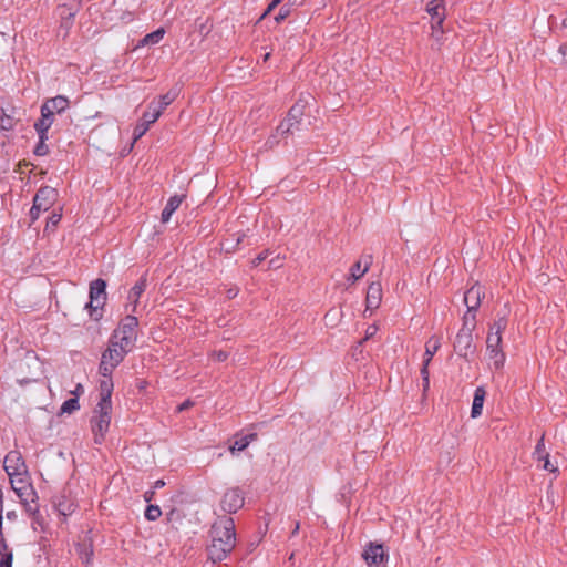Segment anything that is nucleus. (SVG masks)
I'll use <instances>...</instances> for the list:
<instances>
[{
	"mask_svg": "<svg viewBox=\"0 0 567 567\" xmlns=\"http://www.w3.org/2000/svg\"><path fill=\"white\" fill-rule=\"evenodd\" d=\"M210 544L207 546V556L212 563H218L228 557L236 546V532L234 519L221 516L212 525L209 530Z\"/></svg>",
	"mask_w": 567,
	"mask_h": 567,
	"instance_id": "f257e3e1",
	"label": "nucleus"
},
{
	"mask_svg": "<svg viewBox=\"0 0 567 567\" xmlns=\"http://www.w3.org/2000/svg\"><path fill=\"white\" fill-rule=\"evenodd\" d=\"M476 328V315H464L462 328L458 330L453 342V349L457 355L471 361V355L474 354L476 347L473 342V331Z\"/></svg>",
	"mask_w": 567,
	"mask_h": 567,
	"instance_id": "f03ea898",
	"label": "nucleus"
},
{
	"mask_svg": "<svg viewBox=\"0 0 567 567\" xmlns=\"http://www.w3.org/2000/svg\"><path fill=\"white\" fill-rule=\"evenodd\" d=\"M131 351L130 348L118 344V340H109V347L102 352L99 373L102 377H111L114 369L124 360Z\"/></svg>",
	"mask_w": 567,
	"mask_h": 567,
	"instance_id": "7ed1b4c3",
	"label": "nucleus"
},
{
	"mask_svg": "<svg viewBox=\"0 0 567 567\" xmlns=\"http://www.w3.org/2000/svg\"><path fill=\"white\" fill-rule=\"evenodd\" d=\"M112 403H97L94 415L91 420V429L94 434V442L101 444L109 431L111 423Z\"/></svg>",
	"mask_w": 567,
	"mask_h": 567,
	"instance_id": "20e7f679",
	"label": "nucleus"
},
{
	"mask_svg": "<svg viewBox=\"0 0 567 567\" xmlns=\"http://www.w3.org/2000/svg\"><path fill=\"white\" fill-rule=\"evenodd\" d=\"M106 281L97 278L90 284V301L85 303V309H89L91 318L99 320L102 317L101 310L107 299Z\"/></svg>",
	"mask_w": 567,
	"mask_h": 567,
	"instance_id": "39448f33",
	"label": "nucleus"
},
{
	"mask_svg": "<svg viewBox=\"0 0 567 567\" xmlns=\"http://www.w3.org/2000/svg\"><path fill=\"white\" fill-rule=\"evenodd\" d=\"M137 326V318L135 316L127 315L122 319L120 327L113 331L111 339L118 340V344L124 346V348L132 349L136 341L135 329Z\"/></svg>",
	"mask_w": 567,
	"mask_h": 567,
	"instance_id": "423d86ee",
	"label": "nucleus"
},
{
	"mask_svg": "<svg viewBox=\"0 0 567 567\" xmlns=\"http://www.w3.org/2000/svg\"><path fill=\"white\" fill-rule=\"evenodd\" d=\"M244 493L239 487L228 489L220 502L221 509L225 513L233 514L244 506Z\"/></svg>",
	"mask_w": 567,
	"mask_h": 567,
	"instance_id": "0eeeda50",
	"label": "nucleus"
},
{
	"mask_svg": "<svg viewBox=\"0 0 567 567\" xmlns=\"http://www.w3.org/2000/svg\"><path fill=\"white\" fill-rule=\"evenodd\" d=\"M501 343L502 336L494 333V331H489L486 338V349L489 358L494 360L496 369L502 368L505 362V354L501 349Z\"/></svg>",
	"mask_w": 567,
	"mask_h": 567,
	"instance_id": "6e6552de",
	"label": "nucleus"
},
{
	"mask_svg": "<svg viewBox=\"0 0 567 567\" xmlns=\"http://www.w3.org/2000/svg\"><path fill=\"white\" fill-rule=\"evenodd\" d=\"M484 297V288L480 284H475L470 289H467L464 293V302L467 307L465 315H468L470 317L475 315Z\"/></svg>",
	"mask_w": 567,
	"mask_h": 567,
	"instance_id": "1a4fd4ad",
	"label": "nucleus"
},
{
	"mask_svg": "<svg viewBox=\"0 0 567 567\" xmlns=\"http://www.w3.org/2000/svg\"><path fill=\"white\" fill-rule=\"evenodd\" d=\"M56 196L55 188L50 186L41 187L33 198L34 209H38V212L48 210L56 199Z\"/></svg>",
	"mask_w": 567,
	"mask_h": 567,
	"instance_id": "9d476101",
	"label": "nucleus"
},
{
	"mask_svg": "<svg viewBox=\"0 0 567 567\" xmlns=\"http://www.w3.org/2000/svg\"><path fill=\"white\" fill-rule=\"evenodd\" d=\"M159 112L155 109H148L143 113L142 122L137 123L133 131V140H140L150 128V125L155 123L159 116Z\"/></svg>",
	"mask_w": 567,
	"mask_h": 567,
	"instance_id": "9b49d317",
	"label": "nucleus"
},
{
	"mask_svg": "<svg viewBox=\"0 0 567 567\" xmlns=\"http://www.w3.org/2000/svg\"><path fill=\"white\" fill-rule=\"evenodd\" d=\"M362 557L369 566H377L383 563L384 559H388L389 555L385 553L382 544L370 543L365 547Z\"/></svg>",
	"mask_w": 567,
	"mask_h": 567,
	"instance_id": "f8f14e48",
	"label": "nucleus"
},
{
	"mask_svg": "<svg viewBox=\"0 0 567 567\" xmlns=\"http://www.w3.org/2000/svg\"><path fill=\"white\" fill-rule=\"evenodd\" d=\"M4 470L9 475H20L25 472V463L18 451H10L4 457Z\"/></svg>",
	"mask_w": 567,
	"mask_h": 567,
	"instance_id": "ddd939ff",
	"label": "nucleus"
},
{
	"mask_svg": "<svg viewBox=\"0 0 567 567\" xmlns=\"http://www.w3.org/2000/svg\"><path fill=\"white\" fill-rule=\"evenodd\" d=\"M306 105L307 101L300 97L288 111L286 120L296 131L300 130Z\"/></svg>",
	"mask_w": 567,
	"mask_h": 567,
	"instance_id": "4468645a",
	"label": "nucleus"
},
{
	"mask_svg": "<svg viewBox=\"0 0 567 567\" xmlns=\"http://www.w3.org/2000/svg\"><path fill=\"white\" fill-rule=\"evenodd\" d=\"M382 300V286L379 281L371 282L367 290L365 311L379 308Z\"/></svg>",
	"mask_w": 567,
	"mask_h": 567,
	"instance_id": "2eb2a0df",
	"label": "nucleus"
},
{
	"mask_svg": "<svg viewBox=\"0 0 567 567\" xmlns=\"http://www.w3.org/2000/svg\"><path fill=\"white\" fill-rule=\"evenodd\" d=\"M426 11L432 19V28L437 29L442 27L445 19V8L441 0H432L426 6Z\"/></svg>",
	"mask_w": 567,
	"mask_h": 567,
	"instance_id": "dca6fc26",
	"label": "nucleus"
},
{
	"mask_svg": "<svg viewBox=\"0 0 567 567\" xmlns=\"http://www.w3.org/2000/svg\"><path fill=\"white\" fill-rule=\"evenodd\" d=\"M179 92L181 87L178 85L173 86L168 90V92L159 96L158 102L152 101L148 104V109H155L159 112V114H162L163 111L176 100Z\"/></svg>",
	"mask_w": 567,
	"mask_h": 567,
	"instance_id": "f3484780",
	"label": "nucleus"
},
{
	"mask_svg": "<svg viewBox=\"0 0 567 567\" xmlns=\"http://www.w3.org/2000/svg\"><path fill=\"white\" fill-rule=\"evenodd\" d=\"M76 553L82 560V563L85 565V567H91L93 563V543L91 539H84L83 542L79 543L75 547Z\"/></svg>",
	"mask_w": 567,
	"mask_h": 567,
	"instance_id": "a211bd4d",
	"label": "nucleus"
},
{
	"mask_svg": "<svg viewBox=\"0 0 567 567\" xmlns=\"http://www.w3.org/2000/svg\"><path fill=\"white\" fill-rule=\"evenodd\" d=\"M257 436L258 435L255 432L245 435L241 433H236L234 436V442L229 446L230 452L234 454L235 452L244 451L252 441L257 440Z\"/></svg>",
	"mask_w": 567,
	"mask_h": 567,
	"instance_id": "6ab92c4d",
	"label": "nucleus"
},
{
	"mask_svg": "<svg viewBox=\"0 0 567 567\" xmlns=\"http://www.w3.org/2000/svg\"><path fill=\"white\" fill-rule=\"evenodd\" d=\"M42 105L50 109L54 114H62L70 105V101L64 95H56L51 99H47Z\"/></svg>",
	"mask_w": 567,
	"mask_h": 567,
	"instance_id": "aec40b11",
	"label": "nucleus"
},
{
	"mask_svg": "<svg viewBox=\"0 0 567 567\" xmlns=\"http://www.w3.org/2000/svg\"><path fill=\"white\" fill-rule=\"evenodd\" d=\"M372 264V256H363L362 259L358 260L350 268V276L353 281L360 279L370 268Z\"/></svg>",
	"mask_w": 567,
	"mask_h": 567,
	"instance_id": "412c9836",
	"label": "nucleus"
},
{
	"mask_svg": "<svg viewBox=\"0 0 567 567\" xmlns=\"http://www.w3.org/2000/svg\"><path fill=\"white\" fill-rule=\"evenodd\" d=\"M184 198L185 195H174L169 197L161 214L162 223H167L171 219L172 215L181 206Z\"/></svg>",
	"mask_w": 567,
	"mask_h": 567,
	"instance_id": "4be33fe9",
	"label": "nucleus"
},
{
	"mask_svg": "<svg viewBox=\"0 0 567 567\" xmlns=\"http://www.w3.org/2000/svg\"><path fill=\"white\" fill-rule=\"evenodd\" d=\"M485 395H486V391L483 386H477L475 389L472 410H471V416L473 419H476L482 414Z\"/></svg>",
	"mask_w": 567,
	"mask_h": 567,
	"instance_id": "5701e85b",
	"label": "nucleus"
},
{
	"mask_svg": "<svg viewBox=\"0 0 567 567\" xmlns=\"http://www.w3.org/2000/svg\"><path fill=\"white\" fill-rule=\"evenodd\" d=\"M113 392V381L111 377H103L100 382V401L99 403H112L111 396Z\"/></svg>",
	"mask_w": 567,
	"mask_h": 567,
	"instance_id": "b1692460",
	"label": "nucleus"
},
{
	"mask_svg": "<svg viewBox=\"0 0 567 567\" xmlns=\"http://www.w3.org/2000/svg\"><path fill=\"white\" fill-rule=\"evenodd\" d=\"M146 289V277H141L135 285L131 288L128 293V299L134 303L133 311L136 308V305L138 302V298Z\"/></svg>",
	"mask_w": 567,
	"mask_h": 567,
	"instance_id": "393cba45",
	"label": "nucleus"
},
{
	"mask_svg": "<svg viewBox=\"0 0 567 567\" xmlns=\"http://www.w3.org/2000/svg\"><path fill=\"white\" fill-rule=\"evenodd\" d=\"M440 347H441V341L439 338L432 337L427 341L422 367L429 368V364H430L433 355L436 353V351L440 349Z\"/></svg>",
	"mask_w": 567,
	"mask_h": 567,
	"instance_id": "a878e982",
	"label": "nucleus"
},
{
	"mask_svg": "<svg viewBox=\"0 0 567 567\" xmlns=\"http://www.w3.org/2000/svg\"><path fill=\"white\" fill-rule=\"evenodd\" d=\"M13 554L3 536L0 537V567H12Z\"/></svg>",
	"mask_w": 567,
	"mask_h": 567,
	"instance_id": "bb28decb",
	"label": "nucleus"
},
{
	"mask_svg": "<svg viewBox=\"0 0 567 567\" xmlns=\"http://www.w3.org/2000/svg\"><path fill=\"white\" fill-rule=\"evenodd\" d=\"M164 30L163 29H157L156 31L154 32H151L148 34H146L142 40H141V44L142 45H151V44H156L158 43L163 37H164Z\"/></svg>",
	"mask_w": 567,
	"mask_h": 567,
	"instance_id": "cd10ccee",
	"label": "nucleus"
},
{
	"mask_svg": "<svg viewBox=\"0 0 567 567\" xmlns=\"http://www.w3.org/2000/svg\"><path fill=\"white\" fill-rule=\"evenodd\" d=\"M41 117L37 121V123H43L44 125L49 126V128L54 123V116L55 114L50 111V109L45 107L44 105H41Z\"/></svg>",
	"mask_w": 567,
	"mask_h": 567,
	"instance_id": "c85d7f7f",
	"label": "nucleus"
},
{
	"mask_svg": "<svg viewBox=\"0 0 567 567\" xmlns=\"http://www.w3.org/2000/svg\"><path fill=\"white\" fill-rule=\"evenodd\" d=\"M80 409V403L76 398H70L63 402L60 409V414L68 413L71 414L74 411Z\"/></svg>",
	"mask_w": 567,
	"mask_h": 567,
	"instance_id": "c756f323",
	"label": "nucleus"
},
{
	"mask_svg": "<svg viewBox=\"0 0 567 567\" xmlns=\"http://www.w3.org/2000/svg\"><path fill=\"white\" fill-rule=\"evenodd\" d=\"M507 327V318L506 315L499 316L494 323L491 326L489 331H494V333H497L502 336V332Z\"/></svg>",
	"mask_w": 567,
	"mask_h": 567,
	"instance_id": "7c9ffc66",
	"label": "nucleus"
},
{
	"mask_svg": "<svg viewBox=\"0 0 567 567\" xmlns=\"http://www.w3.org/2000/svg\"><path fill=\"white\" fill-rule=\"evenodd\" d=\"M161 515H162V511H161L159 506L153 505V504L147 505L145 513H144L145 518L150 522L156 520L157 518L161 517Z\"/></svg>",
	"mask_w": 567,
	"mask_h": 567,
	"instance_id": "2f4dec72",
	"label": "nucleus"
},
{
	"mask_svg": "<svg viewBox=\"0 0 567 567\" xmlns=\"http://www.w3.org/2000/svg\"><path fill=\"white\" fill-rule=\"evenodd\" d=\"M296 130L292 126H289V123L285 118L278 126H277V134L281 136H288L290 134H293Z\"/></svg>",
	"mask_w": 567,
	"mask_h": 567,
	"instance_id": "473e14b6",
	"label": "nucleus"
},
{
	"mask_svg": "<svg viewBox=\"0 0 567 567\" xmlns=\"http://www.w3.org/2000/svg\"><path fill=\"white\" fill-rule=\"evenodd\" d=\"M34 130L37 131L38 135H39V141H43V142H47L49 136H48V132H49V126L44 125L43 123H34Z\"/></svg>",
	"mask_w": 567,
	"mask_h": 567,
	"instance_id": "72a5a7b5",
	"label": "nucleus"
},
{
	"mask_svg": "<svg viewBox=\"0 0 567 567\" xmlns=\"http://www.w3.org/2000/svg\"><path fill=\"white\" fill-rule=\"evenodd\" d=\"M545 454H548V453L545 451L544 435H542V437L538 440V442L535 446L534 456L538 461H542Z\"/></svg>",
	"mask_w": 567,
	"mask_h": 567,
	"instance_id": "f704fd0d",
	"label": "nucleus"
},
{
	"mask_svg": "<svg viewBox=\"0 0 567 567\" xmlns=\"http://www.w3.org/2000/svg\"><path fill=\"white\" fill-rule=\"evenodd\" d=\"M421 377H422L423 393H425L430 389V372H429V368H426V367H422L421 368Z\"/></svg>",
	"mask_w": 567,
	"mask_h": 567,
	"instance_id": "c9c22d12",
	"label": "nucleus"
},
{
	"mask_svg": "<svg viewBox=\"0 0 567 567\" xmlns=\"http://www.w3.org/2000/svg\"><path fill=\"white\" fill-rule=\"evenodd\" d=\"M34 155L37 156H45L49 154V146L45 142L39 141L33 150Z\"/></svg>",
	"mask_w": 567,
	"mask_h": 567,
	"instance_id": "e433bc0d",
	"label": "nucleus"
},
{
	"mask_svg": "<svg viewBox=\"0 0 567 567\" xmlns=\"http://www.w3.org/2000/svg\"><path fill=\"white\" fill-rule=\"evenodd\" d=\"M290 14V7L288 4H284L280 9H279V12L278 14L275 17V20L277 23H280L282 22L284 20H286L288 18V16Z\"/></svg>",
	"mask_w": 567,
	"mask_h": 567,
	"instance_id": "4c0bfd02",
	"label": "nucleus"
},
{
	"mask_svg": "<svg viewBox=\"0 0 567 567\" xmlns=\"http://www.w3.org/2000/svg\"><path fill=\"white\" fill-rule=\"evenodd\" d=\"M74 17H75V12H68V17H64L62 14L61 28L65 29V34L68 33L69 29L72 27Z\"/></svg>",
	"mask_w": 567,
	"mask_h": 567,
	"instance_id": "58836bf2",
	"label": "nucleus"
},
{
	"mask_svg": "<svg viewBox=\"0 0 567 567\" xmlns=\"http://www.w3.org/2000/svg\"><path fill=\"white\" fill-rule=\"evenodd\" d=\"M221 249L225 250L227 254L235 252L237 249V244L234 243L233 238H226L221 243Z\"/></svg>",
	"mask_w": 567,
	"mask_h": 567,
	"instance_id": "ea45409f",
	"label": "nucleus"
},
{
	"mask_svg": "<svg viewBox=\"0 0 567 567\" xmlns=\"http://www.w3.org/2000/svg\"><path fill=\"white\" fill-rule=\"evenodd\" d=\"M210 357L218 362H224L228 359V352L223 350H214L210 353Z\"/></svg>",
	"mask_w": 567,
	"mask_h": 567,
	"instance_id": "a19ab883",
	"label": "nucleus"
},
{
	"mask_svg": "<svg viewBox=\"0 0 567 567\" xmlns=\"http://www.w3.org/2000/svg\"><path fill=\"white\" fill-rule=\"evenodd\" d=\"M543 460H544V466H543L544 470L549 471L551 473L558 472V468L550 463L549 454H545Z\"/></svg>",
	"mask_w": 567,
	"mask_h": 567,
	"instance_id": "79ce46f5",
	"label": "nucleus"
},
{
	"mask_svg": "<svg viewBox=\"0 0 567 567\" xmlns=\"http://www.w3.org/2000/svg\"><path fill=\"white\" fill-rule=\"evenodd\" d=\"M378 331V327L375 324H371L365 330V337L363 340L360 341V344H362L364 341L371 339Z\"/></svg>",
	"mask_w": 567,
	"mask_h": 567,
	"instance_id": "37998d69",
	"label": "nucleus"
},
{
	"mask_svg": "<svg viewBox=\"0 0 567 567\" xmlns=\"http://www.w3.org/2000/svg\"><path fill=\"white\" fill-rule=\"evenodd\" d=\"M268 257V250L261 251L255 259H252V266L257 267L259 266L266 258Z\"/></svg>",
	"mask_w": 567,
	"mask_h": 567,
	"instance_id": "c03bdc74",
	"label": "nucleus"
},
{
	"mask_svg": "<svg viewBox=\"0 0 567 567\" xmlns=\"http://www.w3.org/2000/svg\"><path fill=\"white\" fill-rule=\"evenodd\" d=\"M1 127L6 131L13 128V122L10 116L1 117Z\"/></svg>",
	"mask_w": 567,
	"mask_h": 567,
	"instance_id": "a18cd8bd",
	"label": "nucleus"
},
{
	"mask_svg": "<svg viewBox=\"0 0 567 567\" xmlns=\"http://www.w3.org/2000/svg\"><path fill=\"white\" fill-rule=\"evenodd\" d=\"M558 52L564 56L565 62L567 64V43H563L559 45Z\"/></svg>",
	"mask_w": 567,
	"mask_h": 567,
	"instance_id": "49530a36",
	"label": "nucleus"
},
{
	"mask_svg": "<svg viewBox=\"0 0 567 567\" xmlns=\"http://www.w3.org/2000/svg\"><path fill=\"white\" fill-rule=\"evenodd\" d=\"M39 215H40V212H38V209H34V204H33L31 209H30V218H31V220L34 221L35 219H38Z\"/></svg>",
	"mask_w": 567,
	"mask_h": 567,
	"instance_id": "de8ad7c7",
	"label": "nucleus"
},
{
	"mask_svg": "<svg viewBox=\"0 0 567 567\" xmlns=\"http://www.w3.org/2000/svg\"><path fill=\"white\" fill-rule=\"evenodd\" d=\"M155 492L154 491H146L144 493V499L145 502L150 503L154 498Z\"/></svg>",
	"mask_w": 567,
	"mask_h": 567,
	"instance_id": "09e8293b",
	"label": "nucleus"
},
{
	"mask_svg": "<svg viewBox=\"0 0 567 567\" xmlns=\"http://www.w3.org/2000/svg\"><path fill=\"white\" fill-rule=\"evenodd\" d=\"M275 6L270 2L267 7V9L265 10V12L261 14L260 17V20L264 19L266 16H268L271 11L275 10Z\"/></svg>",
	"mask_w": 567,
	"mask_h": 567,
	"instance_id": "8fccbe9b",
	"label": "nucleus"
},
{
	"mask_svg": "<svg viewBox=\"0 0 567 567\" xmlns=\"http://www.w3.org/2000/svg\"><path fill=\"white\" fill-rule=\"evenodd\" d=\"M193 405V402L190 400H186L185 402H183L179 406H178V410L179 411H184L186 409H188L189 406Z\"/></svg>",
	"mask_w": 567,
	"mask_h": 567,
	"instance_id": "3c124183",
	"label": "nucleus"
},
{
	"mask_svg": "<svg viewBox=\"0 0 567 567\" xmlns=\"http://www.w3.org/2000/svg\"><path fill=\"white\" fill-rule=\"evenodd\" d=\"M165 486V481L164 480H157L155 483H154V488L155 489H158V488H162Z\"/></svg>",
	"mask_w": 567,
	"mask_h": 567,
	"instance_id": "603ef678",
	"label": "nucleus"
},
{
	"mask_svg": "<svg viewBox=\"0 0 567 567\" xmlns=\"http://www.w3.org/2000/svg\"><path fill=\"white\" fill-rule=\"evenodd\" d=\"M68 12H72L69 8H66V6H62L60 8V17L62 18V13L64 17H68Z\"/></svg>",
	"mask_w": 567,
	"mask_h": 567,
	"instance_id": "864d4df0",
	"label": "nucleus"
},
{
	"mask_svg": "<svg viewBox=\"0 0 567 567\" xmlns=\"http://www.w3.org/2000/svg\"><path fill=\"white\" fill-rule=\"evenodd\" d=\"M61 219V215H58V214H53L51 217H50V220L53 225L58 224Z\"/></svg>",
	"mask_w": 567,
	"mask_h": 567,
	"instance_id": "5fc2aeb1",
	"label": "nucleus"
},
{
	"mask_svg": "<svg viewBox=\"0 0 567 567\" xmlns=\"http://www.w3.org/2000/svg\"><path fill=\"white\" fill-rule=\"evenodd\" d=\"M245 235H236V238L234 239V243L237 244V246L241 243ZM231 237H235V235H231Z\"/></svg>",
	"mask_w": 567,
	"mask_h": 567,
	"instance_id": "6e6d98bb",
	"label": "nucleus"
},
{
	"mask_svg": "<svg viewBox=\"0 0 567 567\" xmlns=\"http://www.w3.org/2000/svg\"><path fill=\"white\" fill-rule=\"evenodd\" d=\"M299 528H300V524H299V522H296L295 528L292 529L291 535L292 536L297 535L299 532Z\"/></svg>",
	"mask_w": 567,
	"mask_h": 567,
	"instance_id": "4d7b16f0",
	"label": "nucleus"
},
{
	"mask_svg": "<svg viewBox=\"0 0 567 567\" xmlns=\"http://www.w3.org/2000/svg\"><path fill=\"white\" fill-rule=\"evenodd\" d=\"M2 489L0 488V513H2L3 511V505H2Z\"/></svg>",
	"mask_w": 567,
	"mask_h": 567,
	"instance_id": "13d9d810",
	"label": "nucleus"
},
{
	"mask_svg": "<svg viewBox=\"0 0 567 567\" xmlns=\"http://www.w3.org/2000/svg\"><path fill=\"white\" fill-rule=\"evenodd\" d=\"M282 2V0H271V3L277 8L280 3Z\"/></svg>",
	"mask_w": 567,
	"mask_h": 567,
	"instance_id": "bf43d9fd",
	"label": "nucleus"
},
{
	"mask_svg": "<svg viewBox=\"0 0 567 567\" xmlns=\"http://www.w3.org/2000/svg\"><path fill=\"white\" fill-rule=\"evenodd\" d=\"M237 295V292L233 291L231 289L228 290V297L234 298Z\"/></svg>",
	"mask_w": 567,
	"mask_h": 567,
	"instance_id": "052dcab7",
	"label": "nucleus"
},
{
	"mask_svg": "<svg viewBox=\"0 0 567 567\" xmlns=\"http://www.w3.org/2000/svg\"><path fill=\"white\" fill-rule=\"evenodd\" d=\"M14 516H16L14 512H8V513H7V517H8L9 519H12Z\"/></svg>",
	"mask_w": 567,
	"mask_h": 567,
	"instance_id": "680f3d73",
	"label": "nucleus"
},
{
	"mask_svg": "<svg viewBox=\"0 0 567 567\" xmlns=\"http://www.w3.org/2000/svg\"><path fill=\"white\" fill-rule=\"evenodd\" d=\"M563 27L567 28V17L563 20Z\"/></svg>",
	"mask_w": 567,
	"mask_h": 567,
	"instance_id": "e2e57ef3",
	"label": "nucleus"
},
{
	"mask_svg": "<svg viewBox=\"0 0 567 567\" xmlns=\"http://www.w3.org/2000/svg\"><path fill=\"white\" fill-rule=\"evenodd\" d=\"M269 55H270L269 53H266L264 59L267 60L269 58Z\"/></svg>",
	"mask_w": 567,
	"mask_h": 567,
	"instance_id": "0e129e2a",
	"label": "nucleus"
},
{
	"mask_svg": "<svg viewBox=\"0 0 567 567\" xmlns=\"http://www.w3.org/2000/svg\"><path fill=\"white\" fill-rule=\"evenodd\" d=\"M293 554L290 555L289 560H293Z\"/></svg>",
	"mask_w": 567,
	"mask_h": 567,
	"instance_id": "69168bd1",
	"label": "nucleus"
}]
</instances>
